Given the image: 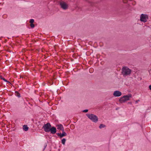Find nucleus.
I'll return each instance as SVG.
<instances>
[{
  "mask_svg": "<svg viewBox=\"0 0 151 151\" xmlns=\"http://www.w3.org/2000/svg\"><path fill=\"white\" fill-rule=\"evenodd\" d=\"M1 79H2V80H3L4 81L6 82H8V81L4 78H2Z\"/></svg>",
  "mask_w": 151,
  "mask_h": 151,
  "instance_id": "nucleus-18",
  "label": "nucleus"
},
{
  "mask_svg": "<svg viewBox=\"0 0 151 151\" xmlns=\"http://www.w3.org/2000/svg\"><path fill=\"white\" fill-rule=\"evenodd\" d=\"M132 97V95L129 94L127 95H124L121 97L119 99V101L120 103H122L125 102L126 101L129 100L130 98Z\"/></svg>",
  "mask_w": 151,
  "mask_h": 151,
  "instance_id": "nucleus-2",
  "label": "nucleus"
},
{
  "mask_svg": "<svg viewBox=\"0 0 151 151\" xmlns=\"http://www.w3.org/2000/svg\"><path fill=\"white\" fill-rule=\"evenodd\" d=\"M56 134L60 137V138H62L63 137L66 136L67 135L65 132H62V133H57Z\"/></svg>",
  "mask_w": 151,
  "mask_h": 151,
  "instance_id": "nucleus-9",
  "label": "nucleus"
},
{
  "mask_svg": "<svg viewBox=\"0 0 151 151\" xmlns=\"http://www.w3.org/2000/svg\"><path fill=\"white\" fill-rule=\"evenodd\" d=\"M30 25L32 28H33L35 27V25L33 23L30 24Z\"/></svg>",
  "mask_w": 151,
  "mask_h": 151,
  "instance_id": "nucleus-16",
  "label": "nucleus"
},
{
  "mask_svg": "<svg viewBox=\"0 0 151 151\" xmlns=\"http://www.w3.org/2000/svg\"><path fill=\"white\" fill-rule=\"evenodd\" d=\"M66 141V139L65 138H63L61 140V142L63 145H65Z\"/></svg>",
  "mask_w": 151,
  "mask_h": 151,
  "instance_id": "nucleus-14",
  "label": "nucleus"
},
{
  "mask_svg": "<svg viewBox=\"0 0 151 151\" xmlns=\"http://www.w3.org/2000/svg\"><path fill=\"white\" fill-rule=\"evenodd\" d=\"M128 104H132V102H128Z\"/></svg>",
  "mask_w": 151,
  "mask_h": 151,
  "instance_id": "nucleus-23",
  "label": "nucleus"
},
{
  "mask_svg": "<svg viewBox=\"0 0 151 151\" xmlns=\"http://www.w3.org/2000/svg\"><path fill=\"white\" fill-rule=\"evenodd\" d=\"M88 110L87 109H85V110H84L83 111V112H85V113L87 112H88Z\"/></svg>",
  "mask_w": 151,
  "mask_h": 151,
  "instance_id": "nucleus-17",
  "label": "nucleus"
},
{
  "mask_svg": "<svg viewBox=\"0 0 151 151\" xmlns=\"http://www.w3.org/2000/svg\"><path fill=\"white\" fill-rule=\"evenodd\" d=\"M0 78H1H1H3V77H2L1 76V77H0Z\"/></svg>",
  "mask_w": 151,
  "mask_h": 151,
  "instance_id": "nucleus-25",
  "label": "nucleus"
},
{
  "mask_svg": "<svg viewBox=\"0 0 151 151\" xmlns=\"http://www.w3.org/2000/svg\"><path fill=\"white\" fill-rule=\"evenodd\" d=\"M106 127V125L103 124H101L99 126V128L100 129H101L102 128H104Z\"/></svg>",
  "mask_w": 151,
  "mask_h": 151,
  "instance_id": "nucleus-13",
  "label": "nucleus"
},
{
  "mask_svg": "<svg viewBox=\"0 0 151 151\" xmlns=\"http://www.w3.org/2000/svg\"><path fill=\"white\" fill-rule=\"evenodd\" d=\"M23 128L25 131H27L28 130L29 128L27 125H24L23 126Z\"/></svg>",
  "mask_w": 151,
  "mask_h": 151,
  "instance_id": "nucleus-10",
  "label": "nucleus"
},
{
  "mask_svg": "<svg viewBox=\"0 0 151 151\" xmlns=\"http://www.w3.org/2000/svg\"><path fill=\"white\" fill-rule=\"evenodd\" d=\"M148 19V17L147 14H142L140 17V20L144 22H146Z\"/></svg>",
  "mask_w": 151,
  "mask_h": 151,
  "instance_id": "nucleus-6",
  "label": "nucleus"
},
{
  "mask_svg": "<svg viewBox=\"0 0 151 151\" xmlns=\"http://www.w3.org/2000/svg\"><path fill=\"white\" fill-rule=\"evenodd\" d=\"M6 82L8 83L9 84H11V83L10 82H9V81H8V82Z\"/></svg>",
  "mask_w": 151,
  "mask_h": 151,
  "instance_id": "nucleus-24",
  "label": "nucleus"
},
{
  "mask_svg": "<svg viewBox=\"0 0 151 151\" xmlns=\"http://www.w3.org/2000/svg\"><path fill=\"white\" fill-rule=\"evenodd\" d=\"M59 4L61 8L64 10H66L68 8V5L64 1H60L59 2Z\"/></svg>",
  "mask_w": 151,
  "mask_h": 151,
  "instance_id": "nucleus-5",
  "label": "nucleus"
},
{
  "mask_svg": "<svg viewBox=\"0 0 151 151\" xmlns=\"http://www.w3.org/2000/svg\"><path fill=\"white\" fill-rule=\"evenodd\" d=\"M34 22V19H30L29 22L30 23V24L33 23Z\"/></svg>",
  "mask_w": 151,
  "mask_h": 151,
  "instance_id": "nucleus-15",
  "label": "nucleus"
},
{
  "mask_svg": "<svg viewBox=\"0 0 151 151\" xmlns=\"http://www.w3.org/2000/svg\"><path fill=\"white\" fill-rule=\"evenodd\" d=\"M131 73V70L128 67H124L122 69V74L124 76L129 75Z\"/></svg>",
  "mask_w": 151,
  "mask_h": 151,
  "instance_id": "nucleus-3",
  "label": "nucleus"
},
{
  "mask_svg": "<svg viewBox=\"0 0 151 151\" xmlns=\"http://www.w3.org/2000/svg\"><path fill=\"white\" fill-rule=\"evenodd\" d=\"M86 116L92 121L93 122L96 123L98 121V118L95 115L93 114H86Z\"/></svg>",
  "mask_w": 151,
  "mask_h": 151,
  "instance_id": "nucleus-1",
  "label": "nucleus"
},
{
  "mask_svg": "<svg viewBox=\"0 0 151 151\" xmlns=\"http://www.w3.org/2000/svg\"><path fill=\"white\" fill-rule=\"evenodd\" d=\"M122 94V93L119 91H114L113 93V95L116 97H119Z\"/></svg>",
  "mask_w": 151,
  "mask_h": 151,
  "instance_id": "nucleus-7",
  "label": "nucleus"
},
{
  "mask_svg": "<svg viewBox=\"0 0 151 151\" xmlns=\"http://www.w3.org/2000/svg\"><path fill=\"white\" fill-rule=\"evenodd\" d=\"M139 101V100H137V101H136L135 103H137Z\"/></svg>",
  "mask_w": 151,
  "mask_h": 151,
  "instance_id": "nucleus-21",
  "label": "nucleus"
},
{
  "mask_svg": "<svg viewBox=\"0 0 151 151\" xmlns=\"http://www.w3.org/2000/svg\"><path fill=\"white\" fill-rule=\"evenodd\" d=\"M15 95L18 97L20 98L21 97L20 93L17 91H16L15 92Z\"/></svg>",
  "mask_w": 151,
  "mask_h": 151,
  "instance_id": "nucleus-12",
  "label": "nucleus"
},
{
  "mask_svg": "<svg viewBox=\"0 0 151 151\" xmlns=\"http://www.w3.org/2000/svg\"><path fill=\"white\" fill-rule=\"evenodd\" d=\"M61 130L62 131V132H64V127L62 128V129H61Z\"/></svg>",
  "mask_w": 151,
  "mask_h": 151,
  "instance_id": "nucleus-20",
  "label": "nucleus"
},
{
  "mask_svg": "<svg viewBox=\"0 0 151 151\" xmlns=\"http://www.w3.org/2000/svg\"><path fill=\"white\" fill-rule=\"evenodd\" d=\"M149 88L150 90H151V85H150L149 86Z\"/></svg>",
  "mask_w": 151,
  "mask_h": 151,
  "instance_id": "nucleus-22",
  "label": "nucleus"
},
{
  "mask_svg": "<svg viewBox=\"0 0 151 151\" xmlns=\"http://www.w3.org/2000/svg\"><path fill=\"white\" fill-rule=\"evenodd\" d=\"M0 77H1V75H0Z\"/></svg>",
  "mask_w": 151,
  "mask_h": 151,
  "instance_id": "nucleus-27",
  "label": "nucleus"
},
{
  "mask_svg": "<svg viewBox=\"0 0 151 151\" xmlns=\"http://www.w3.org/2000/svg\"><path fill=\"white\" fill-rule=\"evenodd\" d=\"M57 130L56 128L54 127H51L50 130V132L51 134H55Z\"/></svg>",
  "mask_w": 151,
  "mask_h": 151,
  "instance_id": "nucleus-8",
  "label": "nucleus"
},
{
  "mask_svg": "<svg viewBox=\"0 0 151 151\" xmlns=\"http://www.w3.org/2000/svg\"><path fill=\"white\" fill-rule=\"evenodd\" d=\"M47 144H45L44 145V148L43 149V150H44L45 148L46 147H47Z\"/></svg>",
  "mask_w": 151,
  "mask_h": 151,
  "instance_id": "nucleus-19",
  "label": "nucleus"
},
{
  "mask_svg": "<svg viewBox=\"0 0 151 151\" xmlns=\"http://www.w3.org/2000/svg\"><path fill=\"white\" fill-rule=\"evenodd\" d=\"M132 0H129L130 1H132Z\"/></svg>",
  "mask_w": 151,
  "mask_h": 151,
  "instance_id": "nucleus-26",
  "label": "nucleus"
},
{
  "mask_svg": "<svg viewBox=\"0 0 151 151\" xmlns=\"http://www.w3.org/2000/svg\"><path fill=\"white\" fill-rule=\"evenodd\" d=\"M57 129L60 130H61L62 128L63 127V125L61 124H58L57 125Z\"/></svg>",
  "mask_w": 151,
  "mask_h": 151,
  "instance_id": "nucleus-11",
  "label": "nucleus"
},
{
  "mask_svg": "<svg viewBox=\"0 0 151 151\" xmlns=\"http://www.w3.org/2000/svg\"><path fill=\"white\" fill-rule=\"evenodd\" d=\"M51 127L50 124L48 123L46 124H44L42 127V128L43 129L44 131L46 132H50V130Z\"/></svg>",
  "mask_w": 151,
  "mask_h": 151,
  "instance_id": "nucleus-4",
  "label": "nucleus"
}]
</instances>
